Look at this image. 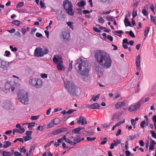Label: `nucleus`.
<instances>
[{"label": "nucleus", "instance_id": "f257e3e1", "mask_svg": "<svg viewBox=\"0 0 156 156\" xmlns=\"http://www.w3.org/2000/svg\"><path fill=\"white\" fill-rule=\"evenodd\" d=\"M97 62L104 68L107 69L111 66L112 61L109 55L105 51L97 50L94 55Z\"/></svg>", "mask_w": 156, "mask_h": 156}, {"label": "nucleus", "instance_id": "f03ea898", "mask_svg": "<svg viewBox=\"0 0 156 156\" xmlns=\"http://www.w3.org/2000/svg\"><path fill=\"white\" fill-rule=\"evenodd\" d=\"M75 67L78 73L83 77L84 81H86L89 79L90 68L89 63L87 61H83L81 58H79L75 64Z\"/></svg>", "mask_w": 156, "mask_h": 156}, {"label": "nucleus", "instance_id": "7ed1b4c3", "mask_svg": "<svg viewBox=\"0 0 156 156\" xmlns=\"http://www.w3.org/2000/svg\"><path fill=\"white\" fill-rule=\"evenodd\" d=\"M63 6L67 13L70 16H73L74 13V10L71 2L68 0L63 1Z\"/></svg>", "mask_w": 156, "mask_h": 156}, {"label": "nucleus", "instance_id": "20e7f679", "mask_svg": "<svg viewBox=\"0 0 156 156\" xmlns=\"http://www.w3.org/2000/svg\"><path fill=\"white\" fill-rule=\"evenodd\" d=\"M65 87L71 95L73 96L76 95L77 87L72 81H67V83L65 84Z\"/></svg>", "mask_w": 156, "mask_h": 156}, {"label": "nucleus", "instance_id": "39448f33", "mask_svg": "<svg viewBox=\"0 0 156 156\" xmlns=\"http://www.w3.org/2000/svg\"><path fill=\"white\" fill-rule=\"evenodd\" d=\"M48 52V50L46 48L43 49L41 48L37 47L35 50L34 55L37 57H42L44 54H47Z\"/></svg>", "mask_w": 156, "mask_h": 156}, {"label": "nucleus", "instance_id": "423d86ee", "mask_svg": "<svg viewBox=\"0 0 156 156\" xmlns=\"http://www.w3.org/2000/svg\"><path fill=\"white\" fill-rule=\"evenodd\" d=\"M29 83L30 84L36 88L41 87L43 85L42 81L40 79H33L30 80Z\"/></svg>", "mask_w": 156, "mask_h": 156}, {"label": "nucleus", "instance_id": "0eeeda50", "mask_svg": "<svg viewBox=\"0 0 156 156\" xmlns=\"http://www.w3.org/2000/svg\"><path fill=\"white\" fill-rule=\"evenodd\" d=\"M27 93L23 90H20L18 94V98L20 101L21 102H24V101L23 99V98L24 96V94H26Z\"/></svg>", "mask_w": 156, "mask_h": 156}, {"label": "nucleus", "instance_id": "6e6552de", "mask_svg": "<svg viewBox=\"0 0 156 156\" xmlns=\"http://www.w3.org/2000/svg\"><path fill=\"white\" fill-rule=\"evenodd\" d=\"M141 105L140 103L138 102L135 105H132L129 106L128 110L131 112L136 110L137 109L140 108Z\"/></svg>", "mask_w": 156, "mask_h": 156}, {"label": "nucleus", "instance_id": "1a4fd4ad", "mask_svg": "<svg viewBox=\"0 0 156 156\" xmlns=\"http://www.w3.org/2000/svg\"><path fill=\"white\" fill-rule=\"evenodd\" d=\"M60 122L59 119L57 118H55L54 119L53 122H50L49 124L47 125L48 128H51L53 127L54 125H57Z\"/></svg>", "mask_w": 156, "mask_h": 156}, {"label": "nucleus", "instance_id": "9d476101", "mask_svg": "<svg viewBox=\"0 0 156 156\" xmlns=\"http://www.w3.org/2000/svg\"><path fill=\"white\" fill-rule=\"evenodd\" d=\"M77 123L78 124L81 123V125H83L84 124H87V122L85 118L80 116V117L79 119L78 120Z\"/></svg>", "mask_w": 156, "mask_h": 156}, {"label": "nucleus", "instance_id": "9b49d317", "mask_svg": "<svg viewBox=\"0 0 156 156\" xmlns=\"http://www.w3.org/2000/svg\"><path fill=\"white\" fill-rule=\"evenodd\" d=\"M53 61L55 63H63L62 57L61 56H58L57 58L55 56L53 58Z\"/></svg>", "mask_w": 156, "mask_h": 156}, {"label": "nucleus", "instance_id": "f8f14e48", "mask_svg": "<svg viewBox=\"0 0 156 156\" xmlns=\"http://www.w3.org/2000/svg\"><path fill=\"white\" fill-rule=\"evenodd\" d=\"M11 105V103L9 101H4L2 104V106L4 108H10Z\"/></svg>", "mask_w": 156, "mask_h": 156}, {"label": "nucleus", "instance_id": "ddd939ff", "mask_svg": "<svg viewBox=\"0 0 156 156\" xmlns=\"http://www.w3.org/2000/svg\"><path fill=\"white\" fill-rule=\"evenodd\" d=\"M124 102H119L115 105V107L116 108L121 109L122 108L124 107Z\"/></svg>", "mask_w": 156, "mask_h": 156}, {"label": "nucleus", "instance_id": "4468645a", "mask_svg": "<svg viewBox=\"0 0 156 156\" xmlns=\"http://www.w3.org/2000/svg\"><path fill=\"white\" fill-rule=\"evenodd\" d=\"M62 34L63 38L66 39H68L69 37V34L67 31H64L62 32Z\"/></svg>", "mask_w": 156, "mask_h": 156}, {"label": "nucleus", "instance_id": "2eb2a0df", "mask_svg": "<svg viewBox=\"0 0 156 156\" xmlns=\"http://www.w3.org/2000/svg\"><path fill=\"white\" fill-rule=\"evenodd\" d=\"M24 96L23 97V99L24 101V102H21L22 104H27L28 103L29 101V98L28 97V95L27 94V93L26 94H24Z\"/></svg>", "mask_w": 156, "mask_h": 156}, {"label": "nucleus", "instance_id": "dca6fc26", "mask_svg": "<svg viewBox=\"0 0 156 156\" xmlns=\"http://www.w3.org/2000/svg\"><path fill=\"white\" fill-rule=\"evenodd\" d=\"M100 105L97 103H95L92 105H89L88 107L92 109H98Z\"/></svg>", "mask_w": 156, "mask_h": 156}, {"label": "nucleus", "instance_id": "f3484780", "mask_svg": "<svg viewBox=\"0 0 156 156\" xmlns=\"http://www.w3.org/2000/svg\"><path fill=\"white\" fill-rule=\"evenodd\" d=\"M124 23L125 24V25L126 27L129 26L130 27L131 26V23L130 21H129L127 17V16L125 17V20H124Z\"/></svg>", "mask_w": 156, "mask_h": 156}, {"label": "nucleus", "instance_id": "a211bd4d", "mask_svg": "<svg viewBox=\"0 0 156 156\" xmlns=\"http://www.w3.org/2000/svg\"><path fill=\"white\" fill-rule=\"evenodd\" d=\"M140 55H139L136 58V64L137 67H138L140 66Z\"/></svg>", "mask_w": 156, "mask_h": 156}, {"label": "nucleus", "instance_id": "6ab92c4d", "mask_svg": "<svg viewBox=\"0 0 156 156\" xmlns=\"http://www.w3.org/2000/svg\"><path fill=\"white\" fill-rule=\"evenodd\" d=\"M62 63H58L57 65V68L58 70H64V68L62 64Z\"/></svg>", "mask_w": 156, "mask_h": 156}, {"label": "nucleus", "instance_id": "aec40b11", "mask_svg": "<svg viewBox=\"0 0 156 156\" xmlns=\"http://www.w3.org/2000/svg\"><path fill=\"white\" fill-rule=\"evenodd\" d=\"M14 132H16L19 133H22L24 132L25 129L24 128H21V129H15Z\"/></svg>", "mask_w": 156, "mask_h": 156}, {"label": "nucleus", "instance_id": "412c9836", "mask_svg": "<svg viewBox=\"0 0 156 156\" xmlns=\"http://www.w3.org/2000/svg\"><path fill=\"white\" fill-rule=\"evenodd\" d=\"M4 143L5 144L2 147L4 148L8 147L11 145V143L9 141H5Z\"/></svg>", "mask_w": 156, "mask_h": 156}, {"label": "nucleus", "instance_id": "4be33fe9", "mask_svg": "<svg viewBox=\"0 0 156 156\" xmlns=\"http://www.w3.org/2000/svg\"><path fill=\"white\" fill-rule=\"evenodd\" d=\"M114 142H115L114 143H112L111 144V146L110 147V149H113L114 148V146H117L118 144H119L120 142H119V143H116L115 140L114 141Z\"/></svg>", "mask_w": 156, "mask_h": 156}, {"label": "nucleus", "instance_id": "5701e85b", "mask_svg": "<svg viewBox=\"0 0 156 156\" xmlns=\"http://www.w3.org/2000/svg\"><path fill=\"white\" fill-rule=\"evenodd\" d=\"M36 145L34 144L31 147V148H30V150L29 152V155H32V151L34 150L35 148L36 147Z\"/></svg>", "mask_w": 156, "mask_h": 156}, {"label": "nucleus", "instance_id": "b1692460", "mask_svg": "<svg viewBox=\"0 0 156 156\" xmlns=\"http://www.w3.org/2000/svg\"><path fill=\"white\" fill-rule=\"evenodd\" d=\"M23 138L25 141L30 140L32 139V137L30 136H24L23 137Z\"/></svg>", "mask_w": 156, "mask_h": 156}, {"label": "nucleus", "instance_id": "393cba45", "mask_svg": "<svg viewBox=\"0 0 156 156\" xmlns=\"http://www.w3.org/2000/svg\"><path fill=\"white\" fill-rule=\"evenodd\" d=\"M80 128L79 127L75 128L73 129L72 131V132L75 133H78L80 131Z\"/></svg>", "mask_w": 156, "mask_h": 156}, {"label": "nucleus", "instance_id": "a878e982", "mask_svg": "<svg viewBox=\"0 0 156 156\" xmlns=\"http://www.w3.org/2000/svg\"><path fill=\"white\" fill-rule=\"evenodd\" d=\"M85 2L83 1H81L80 2V4L79 2H78L77 4L78 6H80L81 7L84 6L85 5Z\"/></svg>", "mask_w": 156, "mask_h": 156}, {"label": "nucleus", "instance_id": "bb28decb", "mask_svg": "<svg viewBox=\"0 0 156 156\" xmlns=\"http://www.w3.org/2000/svg\"><path fill=\"white\" fill-rule=\"evenodd\" d=\"M97 71L98 73H100L101 75L102 73L103 72V69L101 67H98Z\"/></svg>", "mask_w": 156, "mask_h": 156}, {"label": "nucleus", "instance_id": "cd10ccee", "mask_svg": "<svg viewBox=\"0 0 156 156\" xmlns=\"http://www.w3.org/2000/svg\"><path fill=\"white\" fill-rule=\"evenodd\" d=\"M12 23L16 26H19L20 24V22L18 20H14Z\"/></svg>", "mask_w": 156, "mask_h": 156}, {"label": "nucleus", "instance_id": "c85d7f7f", "mask_svg": "<svg viewBox=\"0 0 156 156\" xmlns=\"http://www.w3.org/2000/svg\"><path fill=\"white\" fill-rule=\"evenodd\" d=\"M151 20L152 22H153L154 24L156 25V21L155 20V18L154 16L151 15Z\"/></svg>", "mask_w": 156, "mask_h": 156}, {"label": "nucleus", "instance_id": "c756f323", "mask_svg": "<svg viewBox=\"0 0 156 156\" xmlns=\"http://www.w3.org/2000/svg\"><path fill=\"white\" fill-rule=\"evenodd\" d=\"M60 133L59 129L54 131L53 132L52 134L54 135H56Z\"/></svg>", "mask_w": 156, "mask_h": 156}, {"label": "nucleus", "instance_id": "7c9ffc66", "mask_svg": "<svg viewBox=\"0 0 156 156\" xmlns=\"http://www.w3.org/2000/svg\"><path fill=\"white\" fill-rule=\"evenodd\" d=\"M81 141V140L80 138H75L73 139V141H75L74 143H76V144L77 143L80 142Z\"/></svg>", "mask_w": 156, "mask_h": 156}, {"label": "nucleus", "instance_id": "2f4dec72", "mask_svg": "<svg viewBox=\"0 0 156 156\" xmlns=\"http://www.w3.org/2000/svg\"><path fill=\"white\" fill-rule=\"evenodd\" d=\"M24 3L23 2L19 3L16 5V8H20L23 5Z\"/></svg>", "mask_w": 156, "mask_h": 156}, {"label": "nucleus", "instance_id": "473e14b6", "mask_svg": "<svg viewBox=\"0 0 156 156\" xmlns=\"http://www.w3.org/2000/svg\"><path fill=\"white\" fill-rule=\"evenodd\" d=\"M149 31V28L148 27H147L144 31V36H147V35Z\"/></svg>", "mask_w": 156, "mask_h": 156}, {"label": "nucleus", "instance_id": "72a5a7b5", "mask_svg": "<svg viewBox=\"0 0 156 156\" xmlns=\"http://www.w3.org/2000/svg\"><path fill=\"white\" fill-rule=\"evenodd\" d=\"M19 151L21 153L23 152L25 153L26 151V150L25 149L24 147L23 146L22 148L20 149Z\"/></svg>", "mask_w": 156, "mask_h": 156}, {"label": "nucleus", "instance_id": "f704fd0d", "mask_svg": "<svg viewBox=\"0 0 156 156\" xmlns=\"http://www.w3.org/2000/svg\"><path fill=\"white\" fill-rule=\"evenodd\" d=\"M72 29L73 28V23L72 22H68L66 23Z\"/></svg>", "mask_w": 156, "mask_h": 156}, {"label": "nucleus", "instance_id": "c9c22d12", "mask_svg": "<svg viewBox=\"0 0 156 156\" xmlns=\"http://www.w3.org/2000/svg\"><path fill=\"white\" fill-rule=\"evenodd\" d=\"M98 22L100 23L103 24L104 23V20L102 17H100L98 19Z\"/></svg>", "mask_w": 156, "mask_h": 156}, {"label": "nucleus", "instance_id": "e433bc0d", "mask_svg": "<svg viewBox=\"0 0 156 156\" xmlns=\"http://www.w3.org/2000/svg\"><path fill=\"white\" fill-rule=\"evenodd\" d=\"M39 117V115L35 116H32L31 117L30 119L32 120H37Z\"/></svg>", "mask_w": 156, "mask_h": 156}, {"label": "nucleus", "instance_id": "4c0bfd02", "mask_svg": "<svg viewBox=\"0 0 156 156\" xmlns=\"http://www.w3.org/2000/svg\"><path fill=\"white\" fill-rule=\"evenodd\" d=\"M151 133L152 136L154 138L156 139V133L153 130H151Z\"/></svg>", "mask_w": 156, "mask_h": 156}, {"label": "nucleus", "instance_id": "58836bf2", "mask_svg": "<svg viewBox=\"0 0 156 156\" xmlns=\"http://www.w3.org/2000/svg\"><path fill=\"white\" fill-rule=\"evenodd\" d=\"M10 48L12 51H17V48L16 47L13 48L12 46L11 45L9 47Z\"/></svg>", "mask_w": 156, "mask_h": 156}, {"label": "nucleus", "instance_id": "ea45409f", "mask_svg": "<svg viewBox=\"0 0 156 156\" xmlns=\"http://www.w3.org/2000/svg\"><path fill=\"white\" fill-rule=\"evenodd\" d=\"M100 94H97L96 95L94 98V97L92 98V99H93V100L94 101H96V100L97 99H98L99 98V95H100Z\"/></svg>", "mask_w": 156, "mask_h": 156}, {"label": "nucleus", "instance_id": "a19ab883", "mask_svg": "<svg viewBox=\"0 0 156 156\" xmlns=\"http://www.w3.org/2000/svg\"><path fill=\"white\" fill-rule=\"evenodd\" d=\"M14 154L15 156H21L22 155V154L20 153L18 151L15 152Z\"/></svg>", "mask_w": 156, "mask_h": 156}, {"label": "nucleus", "instance_id": "79ce46f5", "mask_svg": "<svg viewBox=\"0 0 156 156\" xmlns=\"http://www.w3.org/2000/svg\"><path fill=\"white\" fill-rule=\"evenodd\" d=\"M76 111V110H73L72 109H69L68 111L66 112V113H67V114L72 113H73L74 112Z\"/></svg>", "mask_w": 156, "mask_h": 156}, {"label": "nucleus", "instance_id": "37998d69", "mask_svg": "<svg viewBox=\"0 0 156 156\" xmlns=\"http://www.w3.org/2000/svg\"><path fill=\"white\" fill-rule=\"evenodd\" d=\"M96 139L95 137H87V139L88 140H94Z\"/></svg>", "mask_w": 156, "mask_h": 156}, {"label": "nucleus", "instance_id": "c03bdc74", "mask_svg": "<svg viewBox=\"0 0 156 156\" xmlns=\"http://www.w3.org/2000/svg\"><path fill=\"white\" fill-rule=\"evenodd\" d=\"M106 19L107 20H108V21H114V18H113L110 17L108 16L106 18Z\"/></svg>", "mask_w": 156, "mask_h": 156}, {"label": "nucleus", "instance_id": "a18cd8bd", "mask_svg": "<svg viewBox=\"0 0 156 156\" xmlns=\"http://www.w3.org/2000/svg\"><path fill=\"white\" fill-rule=\"evenodd\" d=\"M129 34L130 36L133 37H135V36L132 30L129 32Z\"/></svg>", "mask_w": 156, "mask_h": 156}, {"label": "nucleus", "instance_id": "49530a36", "mask_svg": "<svg viewBox=\"0 0 156 156\" xmlns=\"http://www.w3.org/2000/svg\"><path fill=\"white\" fill-rule=\"evenodd\" d=\"M131 121L132 125L133 126H135L136 122L135 121L134 119H131Z\"/></svg>", "mask_w": 156, "mask_h": 156}, {"label": "nucleus", "instance_id": "de8ad7c7", "mask_svg": "<svg viewBox=\"0 0 156 156\" xmlns=\"http://www.w3.org/2000/svg\"><path fill=\"white\" fill-rule=\"evenodd\" d=\"M139 2L138 1L136 2V3L133 4V7H135V8H136L138 5L139 4Z\"/></svg>", "mask_w": 156, "mask_h": 156}, {"label": "nucleus", "instance_id": "09e8293b", "mask_svg": "<svg viewBox=\"0 0 156 156\" xmlns=\"http://www.w3.org/2000/svg\"><path fill=\"white\" fill-rule=\"evenodd\" d=\"M93 29L95 31L97 32L100 33L101 32V31L100 30H99L96 27H94L93 28Z\"/></svg>", "mask_w": 156, "mask_h": 156}, {"label": "nucleus", "instance_id": "8fccbe9b", "mask_svg": "<svg viewBox=\"0 0 156 156\" xmlns=\"http://www.w3.org/2000/svg\"><path fill=\"white\" fill-rule=\"evenodd\" d=\"M32 132H33L32 131H27L26 132V135L27 136H31Z\"/></svg>", "mask_w": 156, "mask_h": 156}, {"label": "nucleus", "instance_id": "3c124183", "mask_svg": "<svg viewBox=\"0 0 156 156\" xmlns=\"http://www.w3.org/2000/svg\"><path fill=\"white\" fill-rule=\"evenodd\" d=\"M104 140L101 143V145H104L107 142V138L106 137H105L103 139Z\"/></svg>", "mask_w": 156, "mask_h": 156}, {"label": "nucleus", "instance_id": "603ef678", "mask_svg": "<svg viewBox=\"0 0 156 156\" xmlns=\"http://www.w3.org/2000/svg\"><path fill=\"white\" fill-rule=\"evenodd\" d=\"M59 129L60 131V133L61 132H63L65 131H66L67 130L66 128L65 127L61 128L60 129Z\"/></svg>", "mask_w": 156, "mask_h": 156}, {"label": "nucleus", "instance_id": "864d4df0", "mask_svg": "<svg viewBox=\"0 0 156 156\" xmlns=\"http://www.w3.org/2000/svg\"><path fill=\"white\" fill-rule=\"evenodd\" d=\"M142 13L144 16H146L147 14V12L145 9H142Z\"/></svg>", "mask_w": 156, "mask_h": 156}, {"label": "nucleus", "instance_id": "5fc2aeb1", "mask_svg": "<svg viewBox=\"0 0 156 156\" xmlns=\"http://www.w3.org/2000/svg\"><path fill=\"white\" fill-rule=\"evenodd\" d=\"M2 154L3 156H8L9 155V154H8L7 152L5 151H3Z\"/></svg>", "mask_w": 156, "mask_h": 156}, {"label": "nucleus", "instance_id": "6e6d98bb", "mask_svg": "<svg viewBox=\"0 0 156 156\" xmlns=\"http://www.w3.org/2000/svg\"><path fill=\"white\" fill-rule=\"evenodd\" d=\"M27 30L25 28V27H22V33L23 34H24L26 32Z\"/></svg>", "mask_w": 156, "mask_h": 156}, {"label": "nucleus", "instance_id": "4d7b16f0", "mask_svg": "<svg viewBox=\"0 0 156 156\" xmlns=\"http://www.w3.org/2000/svg\"><path fill=\"white\" fill-rule=\"evenodd\" d=\"M145 123V122L144 121H142L140 125L141 127H142V128H144V125Z\"/></svg>", "mask_w": 156, "mask_h": 156}, {"label": "nucleus", "instance_id": "13d9d810", "mask_svg": "<svg viewBox=\"0 0 156 156\" xmlns=\"http://www.w3.org/2000/svg\"><path fill=\"white\" fill-rule=\"evenodd\" d=\"M25 124H28V128H30L31 127H34V126L35 125H31V123H25L23 124V125H25Z\"/></svg>", "mask_w": 156, "mask_h": 156}, {"label": "nucleus", "instance_id": "bf43d9fd", "mask_svg": "<svg viewBox=\"0 0 156 156\" xmlns=\"http://www.w3.org/2000/svg\"><path fill=\"white\" fill-rule=\"evenodd\" d=\"M107 38L108 39H109L110 41H112L113 40V37L110 35H108L107 36Z\"/></svg>", "mask_w": 156, "mask_h": 156}, {"label": "nucleus", "instance_id": "052dcab7", "mask_svg": "<svg viewBox=\"0 0 156 156\" xmlns=\"http://www.w3.org/2000/svg\"><path fill=\"white\" fill-rule=\"evenodd\" d=\"M156 144V143L154 140H151V139L150 144L154 146V145H155Z\"/></svg>", "mask_w": 156, "mask_h": 156}, {"label": "nucleus", "instance_id": "680f3d73", "mask_svg": "<svg viewBox=\"0 0 156 156\" xmlns=\"http://www.w3.org/2000/svg\"><path fill=\"white\" fill-rule=\"evenodd\" d=\"M133 18H134L137 15V12L136 11L135 12L134 11L133 12Z\"/></svg>", "mask_w": 156, "mask_h": 156}, {"label": "nucleus", "instance_id": "e2e57ef3", "mask_svg": "<svg viewBox=\"0 0 156 156\" xmlns=\"http://www.w3.org/2000/svg\"><path fill=\"white\" fill-rule=\"evenodd\" d=\"M121 130L120 129H119L117 132V133L116 134V136H118L120 134H121Z\"/></svg>", "mask_w": 156, "mask_h": 156}, {"label": "nucleus", "instance_id": "0e129e2a", "mask_svg": "<svg viewBox=\"0 0 156 156\" xmlns=\"http://www.w3.org/2000/svg\"><path fill=\"white\" fill-rule=\"evenodd\" d=\"M139 143L141 146H143L144 145V143L143 140H140L139 142Z\"/></svg>", "mask_w": 156, "mask_h": 156}, {"label": "nucleus", "instance_id": "69168bd1", "mask_svg": "<svg viewBox=\"0 0 156 156\" xmlns=\"http://www.w3.org/2000/svg\"><path fill=\"white\" fill-rule=\"evenodd\" d=\"M36 36L37 37H42V35L40 33H36Z\"/></svg>", "mask_w": 156, "mask_h": 156}, {"label": "nucleus", "instance_id": "338daca9", "mask_svg": "<svg viewBox=\"0 0 156 156\" xmlns=\"http://www.w3.org/2000/svg\"><path fill=\"white\" fill-rule=\"evenodd\" d=\"M152 119L154 121V123H156V115L153 116L152 118Z\"/></svg>", "mask_w": 156, "mask_h": 156}, {"label": "nucleus", "instance_id": "774afa93", "mask_svg": "<svg viewBox=\"0 0 156 156\" xmlns=\"http://www.w3.org/2000/svg\"><path fill=\"white\" fill-rule=\"evenodd\" d=\"M126 156H130L131 154L130 152L129 151H126Z\"/></svg>", "mask_w": 156, "mask_h": 156}]
</instances>
